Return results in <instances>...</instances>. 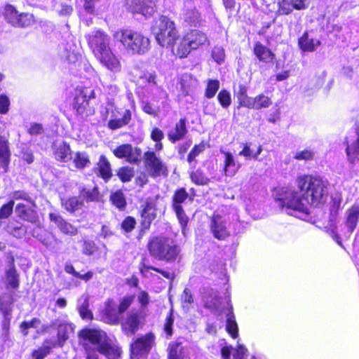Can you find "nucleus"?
<instances>
[{
	"label": "nucleus",
	"mask_w": 359,
	"mask_h": 359,
	"mask_svg": "<svg viewBox=\"0 0 359 359\" xmlns=\"http://www.w3.org/2000/svg\"><path fill=\"white\" fill-rule=\"evenodd\" d=\"M297 191L280 189L275 201L283 208L309 215L308 205L322 208L329 197V182L318 175L304 174L295 179Z\"/></svg>",
	"instance_id": "f257e3e1"
},
{
	"label": "nucleus",
	"mask_w": 359,
	"mask_h": 359,
	"mask_svg": "<svg viewBox=\"0 0 359 359\" xmlns=\"http://www.w3.org/2000/svg\"><path fill=\"white\" fill-rule=\"evenodd\" d=\"M79 344L87 354L98 352L107 359H120L121 346L114 343L108 334L100 328L85 327L77 332Z\"/></svg>",
	"instance_id": "f03ea898"
},
{
	"label": "nucleus",
	"mask_w": 359,
	"mask_h": 359,
	"mask_svg": "<svg viewBox=\"0 0 359 359\" xmlns=\"http://www.w3.org/2000/svg\"><path fill=\"white\" fill-rule=\"evenodd\" d=\"M149 255L159 262L175 263L181 259L180 245L172 238L162 234L151 236L147 243Z\"/></svg>",
	"instance_id": "7ed1b4c3"
},
{
	"label": "nucleus",
	"mask_w": 359,
	"mask_h": 359,
	"mask_svg": "<svg viewBox=\"0 0 359 359\" xmlns=\"http://www.w3.org/2000/svg\"><path fill=\"white\" fill-rule=\"evenodd\" d=\"M208 41V36L203 31L197 29H191L185 32L182 36L178 34L168 48L172 53L180 59L188 57L192 50H197Z\"/></svg>",
	"instance_id": "20e7f679"
},
{
	"label": "nucleus",
	"mask_w": 359,
	"mask_h": 359,
	"mask_svg": "<svg viewBox=\"0 0 359 359\" xmlns=\"http://www.w3.org/2000/svg\"><path fill=\"white\" fill-rule=\"evenodd\" d=\"M123 47L124 50L131 55H144L151 48L149 37L142 32L130 28H121L113 34Z\"/></svg>",
	"instance_id": "39448f33"
},
{
	"label": "nucleus",
	"mask_w": 359,
	"mask_h": 359,
	"mask_svg": "<svg viewBox=\"0 0 359 359\" xmlns=\"http://www.w3.org/2000/svg\"><path fill=\"white\" fill-rule=\"evenodd\" d=\"M74 92L71 104L76 115L86 118L94 114L95 108L90 105V101L95 98V90L86 86H78Z\"/></svg>",
	"instance_id": "423d86ee"
},
{
	"label": "nucleus",
	"mask_w": 359,
	"mask_h": 359,
	"mask_svg": "<svg viewBox=\"0 0 359 359\" xmlns=\"http://www.w3.org/2000/svg\"><path fill=\"white\" fill-rule=\"evenodd\" d=\"M153 30L156 41L162 47H168L178 34L175 21L163 15L156 21Z\"/></svg>",
	"instance_id": "0eeeda50"
},
{
	"label": "nucleus",
	"mask_w": 359,
	"mask_h": 359,
	"mask_svg": "<svg viewBox=\"0 0 359 359\" xmlns=\"http://www.w3.org/2000/svg\"><path fill=\"white\" fill-rule=\"evenodd\" d=\"M5 20L11 26L17 28H26L36 22V18L32 13H18L15 7L6 4L4 9Z\"/></svg>",
	"instance_id": "6e6552de"
},
{
	"label": "nucleus",
	"mask_w": 359,
	"mask_h": 359,
	"mask_svg": "<svg viewBox=\"0 0 359 359\" xmlns=\"http://www.w3.org/2000/svg\"><path fill=\"white\" fill-rule=\"evenodd\" d=\"M143 159L145 170L150 177L156 178L161 176H168V169L165 163L154 151H146L144 153Z\"/></svg>",
	"instance_id": "1a4fd4ad"
},
{
	"label": "nucleus",
	"mask_w": 359,
	"mask_h": 359,
	"mask_svg": "<svg viewBox=\"0 0 359 359\" xmlns=\"http://www.w3.org/2000/svg\"><path fill=\"white\" fill-rule=\"evenodd\" d=\"M145 323V315L141 311L132 310L127 313L120 323L122 332L127 336L135 335Z\"/></svg>",
	"instance_id": "9d476101"
},
{
	"label": "nucleus",
	"mask_w": 359,
	"mask_h": 359,
	"mask_svg": "<svg viewBox=\"0 0 359 359\" xmlns=\"http://www.w3.org/2000/svg\"><path fill=\"white\" fill-rule=\"evenodd\" d=\"M155 334L149 332L141 335L131 342L130 344V353L132 357L147 355L151 348L155 346Z\"/></svg>",
	"instance_id": "9b49d317"
},
{
	"label": "nucleus",
	"mask_w": 359,
	"mask_h": 359,
	"mask_svg": "<svg viewBox=\"0 0 359 359\" xmlns=\"http://www.w3.org/2000/svg\"><path fill=\"white\" fill-rule=\"evenodd\" d=\"M88 46L94 55L110 47V38L102 30H95L86 36Z\"/></svg>",
	"instance_id": "f8f14e48"
},
{
	"label": "nucleus",
	"mask_w": 359,
	"mask_h": 359,
	"mask_svg": "<svg viewBox=\"0 0 359 359\" xmlns=\"http://www.w3.org/2000/svg\"><path fill=\"white\" fill-rule=\"evenodd\" d=\"M92 172L97 178L102 179L104 183H108L114 175L111 164L104 154L99 156Z\"/></svg>",
	"instance_id": "ddd939ff"
},
{
	"label": "nucleus",
	"mask_w": 359,
	"mask_h": 359,
	"mask_svg": "<svg viewBox=\"0 0 359 359\" xmlns=\"http://www.w3.org/2000/svg\"><path fill=\"white\" fill-rule=\"evenodd\" d=\"M232 306L229 298L222 299L218 296L210 295L204 301L203 307L217 316L227 312V306Z\"/></svg>",
	"instance_id": "4468645a"
},
{
	"label": "nucleus",
	"mask_w": 359,
	"mask_h": 359,
	"mask_svg": "<svg viewBox=\"0 0 359 359\" xmlns=\"http://www.w3.org/2000/svg\"><path fill=\"white\" fill-rule=\"evenodd\" d=\"M112 153L118 158H126L128 162L137 164L140 161L141 150L140 148L134 149L131 144L126 143L116 147Z\"/></svg>",
	"instance_id": "2eb2a0df"
},
{
	"label": "nucleus",
	"mask_w": 359,
	"mask_h": 359,
	"mask_svg": "<svg viewBox=\"0 0 359 359\" xmlns=\"http://www.w3.org/2000/svg\"><path fill=\"white\" fill-rule=\"evenodd\" d=\"M210 230L214 238L219 241H224L230 236L226 222L219 214H213L211 217Z\"/></svg>",
	"instance_id": "dca6fc26"
},
{
	"label": "nucleus",
	"mask_w": 359,
	"mask_h": 359,
	"mask_svg": "<svg viewBox=\"0 0 359 359\" xmlns=\"http://www.w3.org/2000/svg\"><path fill=\"white\" fill-rule=\"evenodd\" d=\"M252 53L259 62L265 65H273L276 62L274 52L260 41L255 43Z\"/></svg>",
	"instance_id": "f3484780"
},
{
	"label": "nucleus",
	"mask_w": 359,
	"mask_h": 359,
	"mask_svg": "<svg viewBox=\"0 0 359 359\" xmlns=\"http://www.w3.org/2000/svg\"><path fill=\"white\" fill-rule=\"evenodd\" d=\"M121 313L114 305L111 299H108L104 303V309L102 311L103 321L111 325H117L121 321Z\"/></svg>",
	"instance_id": "a211bd4d"
},
{
	"label": "nucleus",
	"mask_w": 359,
	"mask_h": 359,
	"mask_svg": "<svg viewBox=\"0 0 359 359\" xmlns=\"http://www.w3.org/2000/svg\"><path fill=\"white\" fill-rule=\"evenodd\" d=\"M53 156L56 161L60 163H67L72 160V151L70 144L62 141L60 142H53L51 146Z\"/></svg>",
	"instance_id": "6ab92c4d"
},
{
	"label": "nucleus",
	"mask_w": 359,
	"mask_h": 359,
	"mask_svg": "<svg viewBox=\"0 0 359 359\" xmlns=\"http://www.w3.org/2000/svg\"><path fill=\"white\" fill-rule=\"evenodd\" d=\"M99 62L111 72H117L121 70V63L111 48L95 55Z\"/></svg>",
	"instance_id": "aec40b11"
},
{
	"label": "nucleus",
	"mask_w": 359,
	"mask_h": 359,
	"mask_svg": "<svg viewBox=\"0 0 359 359\" xmlns=\"http://www.w3.org/2000/svg\"><path fill=\"white\" fill-rule=\"evenodd\" d=\"M277 16L288 15L294 9L304 10L306 8L305 0H277Z\"/></svg>",
	"instance_id": "412c9836"
},
{
	"label": "nucleus",
	"mask_w": 359,
	"mask_h": 359,
	"mask_svg": "<svg viewBox=\"0 0 359 359\" xmlns=\"http://www.w3.org/2000/svg\"><path fill=\"white\" fill-rule=\"evenodd\" d=\"M49 220L53 222L57 229L65 235L74 236L78 233L77 227L68 222L60 214L50 212L48 214Z\"/></svg>",
	"instance_id": "4be33fe9"
},
{
	"label": "nucleus",
	"mask_w": 359,
	"mask_h": 359,
	"mask_svg": "<svg viewBox=\"0 0 359 359\" xmlns=\"http://www.w3.org/2000/svg\"><path fill=\"white\" fill-rule=\"evenodd\" d=\"M126 4L130 12L143 15L154 11L156 6L154 0H127Z\"/></svg>",
	"instance_id": "5701e85b"
},
{
	"label": "nucleus",
	"mask_w": 359,
	"mask_h": 359,
	"mask_svg": "<svg viewBox=\"0 0 359 359\" xmlns=\"http://www.w3.org/2000/svg\"><path fill=\"white\" fill-rule=\"evenodd\" d=\"M148 258L146 257H143L141 259V261L139 264L138 269L140 273L142 276H147V273L149 271H154L159 274H161L165 278L169 280L170 281H173L175 278V273L174 271L165 270L158 267H156L154 266L149 264Z\"/></svg>",
	"instance_id": "b1692460"
},
{
	"label": "nucleus",
	"mask_w": 359,
	"mask_h": 359,
	"mask_svg": "<svg viewBox=\"0 0 359 359\" xmlns=\"http://www.w3.org/2000/svg\"><path fill=\"white\" fill-rule=\"evenodd\" d=\"M297 45L301 51L312 53L316 51L317 48L321 45V41L318 39L310 38L309 32L306 30L298 38Z\"/></svg>",
	"instance_id": "393cba45"
},
{
	"label": "nucleus",
	"mask_w": 359,
	"mask_h": 359,
	"mask_svg": "<svg viewBox=\"0 0 359 359\" xmlns=\"http://www.w3.org/2000/svg\"><path fill=\"white\" fill-rule=\"evenodd\" d=\"M188 130L186 125V118H181L172 130H170L167 133L168 140L175 144L183 140L187 135Z\"/></svg>",
	"instance_id": "a878e982"
},
{
	"label": "nucleus",
	"mask_w": 359,
	"mask_h": 359,
	"mask_svg": "<svg viewBox=\"0 0 359 359\" xmlns=\"http://www.w3.org/2000/svg\"><path fill=\"white\" fill-rule=\"evenodd\" d=\"M15 212L18 217L24 222L31 224H35L39 222V216L36 211L24 203H18L15 206Z\"/></svg>",
	"instance_id": "bb28decb"
},
{
	"label": "nucleus",
	"mask_w": 359,
	"mask_h": 359,
	"mask_svg": "<svg viewBox=\"0 0 359 359\" xmlns=\"http://www.w3.org/2000/svg\"><path fill=\"white\" fill-rule=\"evenodd\" d=\"M139 217H157L156 201L151 197H148L144 201H141L137 210Z\"/></svg>",
	"instance_id": "cd10ccee"
},
{
	"label": "nucleus",
	"mask_w": 359,
	"mask_h": 359,
	"mask_svg": "<svg viewBox=\"0 0 359 359\" xmlns=\"http://www.w3.org/2000/svg\"><path fill=\"white\" fill-rule=\"evenodd\" d=\"M223 154L224 155L223 173L226 177H233L238 172L241 165L236 162L230 151H224Z\"/></svg>",
	"instance_id": "c85d7f7f"
},
{
	"label": "nucleus",
	"mask_w": 359,
	"mask_h": 359,
	"mask_svg": "<svg viewBox=\"0 0 359 359\" xmlns=\"http://www.w3.org/2000/svg\"><path fill=\"white\" fill-rule=\"evenodd\" d=\"M79 198L83 202L92 203L98 202L102 198V194L97 185H95L92 189H88L82 187L79 191Z\"/></svg>",
	"instance_id": "c756f323"
},
{
	"label": "nucleus",
	"mask_w": 359,
	"mask_h": 359,
	"mask_svg": "<svg viewBox=\"0 0 359 359\" xmlns=\"http://www.w3.org/2000/svg\"><path fill=\"white\" fill-rule=\"evenodd\" d=\"M5 277L7 281L6 288L17 290L19 287L20 276L15 266L13 258H12L9 268L5 272Z\"/></svg>",
	"instance_id": "7c9ffc66"
},
{
	"label": "nucleus",
	"mask_w": 359,
	"mask_h": 359,
	"mask_svg": "<svg viewBox=\"0 0 359 359\" xmlns=\"http://www.w3.org/2000/svg\"><path fill=\"white\" fill-rule=\"evenodd\" d=\"M226 316V331L233 339L238 337V327L236 321L233 306H227V312L224 313Z\"/></svg>",
	"instance_id": "2f4dec72"
},
{
	"label": "nucleus",
	"mask_w": 359,
	"mask_h": 359,
	"mask_svg": "<svg viewBox=\"0 0 359 359\" xmlns=\"http://www.w3.org/2000/svg\"><path fill=\"white\" fill-rule=\"evenodd\" d=\"M186 348L182 341H173L168 344L167 359H185Z\"/></svg>",
	"instance_id": "473e14b6"
},
{
	"label": "nucleus",
	"mask_w": 359,
	"mask_h": 359,
	"mask_svg": "<svg viewBox=\"0 0 359 359\" xmlns=\"http://www.w3.org/2000/svg\"><path fill=\"white\" fill-rule=\"evenodd\" d=\"M357 139L349 144L346 142V154L349 163L355 164L359 161V128L356 130Z\"/></svg>",
	"instance_id": "72a5a7b5"
},
{
	"label": "nucleus",
	"mask_w": 359,
	"mask_h": 359,
	"mask_svg": "<svg viewBox=\"0 0 359 359\" xmlns=\"http://www.w3.org/2000/svg\"><path fill=\"white\" fill-rule=\"evenodd\" d=\"M8 140L0 135V165L7 170L11 158Z\"/></svg>",
	"instance_id": "f704fd0d"
},
{
	"label": "nucleus",
	"mask_w": 359,
	"mask_h": 359,
	"mask_svg": "<svg viewBox=\"0 0 359 359\" xmlns=\"http://www.w3.org/2000/svg\"><path fill=\"white\" fill-rule=\"evenodd\" d=\"M69 324L67 323H60L57 325V339L56 341H53V346L55 348H62L64 346L69 337Z\"/></svg>",
	"instance_id": "c9c22d12"
},
{
	"label": "nucleus",
	"mask_w": 359,
	"mask_h": 359,
	"mask_svg": "<svg viewBox=\"0 0 359 359\" xmlns=\"http://www.w3.org/2000/svg\"><path fill=\"white\" fill-rule=\"evenodd\" d=\"M53 340L49 338H46L43 340L41 346L32 351L30 355L32 359H44L48 355L52 349L54 348Z\"/></svg>",
	"instance_id": "e433bc0d"
},
{
	"label": "nucleus",
	"mask_w": 359,
	"mask_h": 359,
	"mask_svg": "<svg viewBox=\"0 0 359 359\" xmlns=\"http://www.w3.org/2000/svg\"><path fill=\"white\" fill-rule=\"evenodd\" d=\"M62 207L68 212L73 214L81 210L84 205L83 201L79 196H69L61 201Z\"/></svg>",
	"instance_id": "4c0bfd02"
},
{
	"label": "nucleus",
	"mask_w": 359,
	"mask_h": 359,
	"mask_svg": "<svg viewBox=\"0 0 359 359\" xmlns=\"http://www.w3.org/2000/svg\"><path fill=\"white\" fill-rule=\"evenodd\" d=\"M6 230L10 235L18 239L22 238L27 231L26 226L18 220L10 222L6 226Z\"/></svg>",
	"instance_id": "58836bf2"
},
{
	"label": "nucleus",
	"mask_w": 359,
	"mask_h": 359,
	"mask_svg": "<svg viewBox=\"0 0 359 359\" xmlns=\"http://www.w3.org/2000/svg\"><path fill=\"white\" fill-rule=\"evenodd\" d=\"M132 119V113L130 109H126L121 118H111L108 121L107 126L112 130L121 128L128 125Z\"/></svg>",
	"instance_id": "ea45409f"
},
{
	"label": "nucleus",
	"mask_w": 359,
	"mask_h": 359,
	"mask_svg": "<svg viewBox=\"0 0 359 359\" xmlns=\"http://www.w3.org/2000/svg\"><path fill=\"white\" fill-rule=\"evenodd\" d=\"M15 302L12 294L6 293L0 297V313L3 316L12 315L13 304Z\"/></svg>",
	"instance_id": "a19ab883"
},
{
	"label": "nucleus",
	"mask_w": 359,
	"mask_h": 359,
	"mask_svg": "<svg viewBox=\"0 0 359 359\" xmlns=\"http://www.w3.org/2000/svg\"><path fill=\"white\" fill-rule=\"evenodd\" d=\"M272 104V100L270 97L263 93L258 94L252 98L248 109H261L268 108Z\"/></svg>",
	"instance_id": "79ce46f5"
},
{
	"label": "nucleus",
	"mask_w": 359,
	"mask_h": 359,
	"mask_svg": "<svg viewBox=\"0 0 359 359\" xmlns=\"http://www.w3.org/2000/svg\"><path fill=\"white\" fill-rule=\"evenodd\" d=\"M189 175L191 181L196 185L204 186L208 184L210 182V178L200 168L189 171Z\"/></svg>",
	"instance_id": "37998d69"
},
{
	"label": "nucleus",
	"mask_w": 359,
	"mask_h": 359,
	"mask_svg": "<svg viewBox=\"0 0 359 359\" xmlns=\"http://www.w3.org/2000/svg\"><path fill=\"white\" fill-rule=\"evenodd\" d=\"M189 198L191 201L193 200L191 197H189L188 192L184 187L177 189L172 196V208H183L182 204L186 201L187 199Z\"/></svg>",
	"instance_id": "c03bdc74"
},
{
	"label": "nucleus",
	"mask_w": 359,
	"mask_h": 359,
	"mask_svg": "<svg viewBox=\"0 0 359 359\" xmlns=\"http://www.w3.org/2000/svg\"><path fill=\"white\" fill-rule=\"evenodd\" d=\"M248 87L245 84L240 83L237 92L235 93V95L236 96L239 106L248 109L252 97L248 96Z\"/></svg>",
	"instance_id": "a18cd8bd"
},
{
	"label": "nucleus",
	"mask_w": 359,
	"mask_h": 359,
	"mask_svg": "<svg viewBox=\"0 0 359 359\" xmlns=\"http://www.w3.org/2000/svg\"><path fill=\"white\" fill-rule=\"evenodd\" d=\"M111 203L119 210H123L127 206L126 196L121 189L113 191L109 195Z\"/></svg>",
	"instance_id": "49530a36"
},
{
	"label": "nucleus",
	"mask_w": 359,
	"mask_h": 359,
	"mask_svg": "<svg viewBox=\"0 0 359 359\" xmlns=\"http://www.w3.org/2000/svg\"><path fill=\"white\" fill-rule=\"evenodd\" d=\"M359 221L358 206H352L348 211L346 225L349 232L352 233L356 228Z\"/></svg>",
	"instance_id": "de8ad7c7"
},
{
	"label": "nucleus",
	"mask_w": 359,
	"mask_h": 359,
	"mask_svg": "<svg viewBox=\"0 0 359 359\" xmlns=\"http://www.w3.org/2000/svg\"><path fill=\"white\" fill-rule=\"evenodd\" d=\"M116 175L122 183H127L132 180L135 175L134 168L128 165L119 167Z\"/></svg>",
	"instance_id": "09e8293b"
},
{
	"label": "nucleus",
	"mask_w": 359,
	"mask_h": 359,
	"mask_svg": "<svg viewBox=\"0 0 359 359\" xmlns=\"http://www.w3.org/2000/svg\"><path fill=\"white\" fill-rule=\"evenodd\" d=\"M220 86L217 79H208L205 88L204 96L208 99L213 98L218 92Z\"/></svg>",
	"instance_id": "8fccbe9b"
},
{
	"label": "nucleus",
	"mask_w": 359,
	"mask_h": 359,
	"mask_svg": "<svg viewBox=\"0 0 359 359\" xmlns=\"http://www.w3.org/2000/svg\"><path fill=\"white\" fill-rule=\"evenodd\" d=\"M174 322L175 318L173 315V310L170 309L165 317V323L163 326V330L166 339H170L173 335Z\"/></svg>",
	"instance_id": "3c124183"
},
{
	"label": "nucleus",
	"mask_w": 359,
	"mask_h": 359,
	"mask_svg": "<svg viewBox=\"0 0 359 359\" xmlns=\"http://www.w3.org/2000/svg\"><path fill=\"white\" fill-rule=\"evenodd\" d=\"M73 163L76 169L83 170L90 163V161L86 152L76 151L74 154Z\"/></svg>",
	"instance_id": "603ef678"
},
{
	"label": "nucleus",
	"mask_w": 359,
	"mask_h": 359,
	"mask_svg": "<svg viewBox=\"0 0 359 359\" xmlns=\"http://www.w3.org/2000/svg\"><path fill=\"white\" fill-rule=\"evenodd\" d=\"M137 220L133 216H126L120 224L122 233L125 235L131 233L136 228Z\"/></svg>",
	"instance_id": "864d4df0"
},
{
	"label": "nucleus",
	"mask_w": 359,
	"mask_h": 359,
	"mask_svg": "<svg viewBox=\"0 0 359 359\" xmlns=\"http://www.w3.org/2000/svg\"><path fill=\"white\" fill-rule=\"evenodd\" d=\"M80 243H81V252L84 255L91 256L98 250L94 241L83 238L81 240Z\"/></svg>",
	"instance_id": "5fc2aeb1"
},
{
	"label": "nucleus",
	"mask_w": 359,
	"mask_h": 359,
	"mask_svg": "<svg viewBox=\"0 0 359 359\" xmlns=\"http://www.w3.org/2000/svg\"><path fill=\"white\" fill-rule=\"evenodd\" d=\"M217 101L223 109H227L231 104L230 92L224 88L220 90L217 96Z\"/></svg>",
	"instance_id": "6e6d98bb"
},
{
	"label": "nucleus",
	"mask_w": 359,
	"mask_h": 359,
	"mask_svg": "<svg viewBox=\"0 0 359 359\" xmlns=\"http://www.w3.org/2000/svg\"><path fill=\"white\" fill-rule=\"evenodd\" d=\"M172 210L175 212L176 217L179 221L180 227L182 229V231L183 233H184L189 224V217L185 213L183 208H172Z\"/></svg>",
	"instance_id": "4d7b16f0"
},
{
	"label": "nucleus",
	"mask_w": 359,
	"mask_h": 359,
	"mask_svg": "<svg viewBox=\"0 0 359 359\" xmlns=\"http://www.w3.org/2000/svg\"><path fill=\"white\" fill-rule=\"evenodd\" d=\"M205 148L206 144L203 141L201 142L199 144H195L188 154L187 158V162L191 163L194 161L196 158L205 151Z\"/></svg>",
	"instance_id": "13d9d810"
},
{
	"label": "nucleus",
	"mask_w": 359,
	"mask_h": 359,
	"mask_svg": "<svg viewBox=\"0 0 359 359\" xmlns=\"http://www.w3.org/2000/svg\"><path fill=\"white\" fill-rule=\"evenodd\" d=\"M80 317L83 320H92L93 319V312L89 309V299L86 297L84 302L79 308Z\"/></svg>",
	"instance_id": "bf43d9fd"
},
{
	"label": "nucleus",
	"mask_w": 359,
	"mask_h": 359,
	"mask_svg": "<svg viewBox=\"0 0 359 359\" xmlns=\"http://www.w3.org/2000/svg\"><path fill=\"white\" fill-rule=\"evenodd\" d=\"M341 198L337 197L332 198L329 207L330 219H335L337 217L341 208Z\"/></svg>",
	"instance_id": "052dcab7"
},
{
	"label": "nucleus",
	"mask_w": 359,
	"mask_h": 359,
	"mask_svg": "<svg viewBox=\"0 0 359 359\" xmlns=\"http://www.w3.org/2000/svg\"><path fill=\"white\" fill-rule=\"evenodd\" d=\"M293 158L297 161H313L315 158V152L312 149L306 148L302 151H297Z\"/></svg>",
	"instance_id": "680f3d73"
},
{
	"label": "nucleus",
	"mask_w": 359,
	"mask_h": 359,
	"mask_svg": "<svg viewBox=\"0 0 359 359\" xmlns=\"http://www.w3.org/2000/svg\"><path fill=\"white\" fill-rule=\"evenodd\" d=\"M14 204L13 200H9L6 203L1 206L0 220L8 219L13 214Z\"/></svg>",
	"instance_id": "e2e57ef3"
},
{
	"label": "nucleus",
	"mask_w": 359,
	"mask_h": 359,
	"mask_svg": "<svg viewBox=\"0 0 359 359\" xmlns=\"http://www.w3.org/2000/svg\"><path fill=\"white\" fill-rule=\"evenodd\" d=\"M156 219L152 217H140V235L145 234L151 229V224Z\"/></svg>",
	"instance_id": "0e129e2a"
},
{
	"label": "nucleus",
	"mask_w": 359,
	"mask_h": 359,
	"mask_svg": "<svg viewBox=\"0 0 359 359\" xmlns=\"http://www.w3.org/2000/svg\"><path fill=\"white\" fill-rule=\"evenodd\" d=\"M184 20L189 25H195L199 22V13L194 10H188L184 13Z\"/></svg>",
	"instance_id": "69168bd1"
},
{
	"label": "nucleus",
	"mask_w": 359,
	"mask_h": 359,
	"mask_svg": "<svg viewBox=\"0 0 359 359\" xmlns=\"http://www.w3.org/2000/svg\"><path fill=\"white\" fill-rule=\"evenodd\" d=\"M134 294L126 295L121 299L117 307L119 310V312L121 313V314L126 311L128 309V308L132 305V304L134 302Z\"/></svg>",
	"instance_id": "338daca9"
},
{
	"label": "nucleus",
	"mask_w": 359,
	"mask_h": 359,
	"mask_svg": "<svg viewBox=\"0 0 359 359\" xmlns=\"http://www.w3.org/2000/svg\"><path fill=\"white\" fill-rule=\"evenodd\" d=\"M41 321L37 318H33L29 321H22L20 324V330L24 336L28 334V330L32 327H36V325L40 324Z\"/></svg>",
	"instance_id": "774afa93"
}]
</instances>
